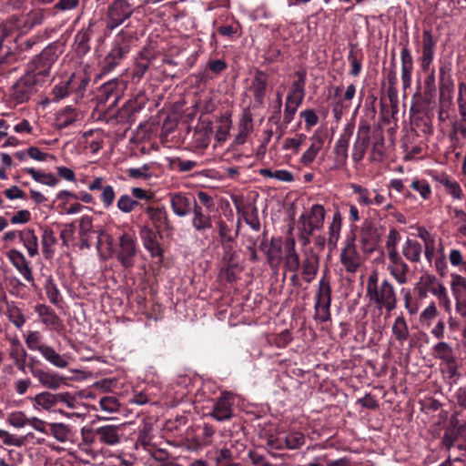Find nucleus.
Returning a JSON list of instances; mask_svg holds the SVG:
<instances>
[{
  "mask_svg": "<svg viewBox=\"0 0 466 466\" xmlns=\"http://www.w3.org/2000/svg\"><path fill=\"white\" fill-rule=\"evenodd\" d=\"M98 405L101 410L106 413H114L119 409L118 400L114 396H105L98 401Z\"/></svg>",
  "mask_w": 466,
  "mask_h": 466,
  "instance_id": "obj_57",
  "label": "nucleus"
},
{
  "mask_svg": "<svg viewBox=\"0 0 466 466\" xmlns=\"http://www.w3.org/2000/svg\"><path fill=\"white\" fill-rule=\"evenodd\" d=\"M331 287L329 279L323 276L315 295V318L321 322L330 319Z\"/></svg>",
  "mask_w": 466,
  "mask_h": 466,
  "instance_id": "obj_5",
  "label": "nucleus"
},
{
  "mask_svg": "<svg viewBox=\"0 0 466 466\" xmlns=\"http://www.w3.org/2000/svg\"><path fill=\"white\" fill-rule=\"evenodd\" d=\"M145 212L157 232L159 233L161 231H170L173 229L167 212L164 207L148 206L146 208Z\"/></svg>",
  "mask_w": 466,
  "mask_h": 466,
  "instance_id": "obj_17",
  "label": "nucleus"
},
{
  "mask_svg": "<svg viewBox=\"0 0 466 466\" xmlns=\"http://www.w3.org/2000/svg\"><path fill=\"white\" fill-rule=\"evenodd\" d=\"M191 213V226L197 232L203 234L205 231L212 228V220L210 215L205 213L202 207H200L198 204L195 206V208Z\"/></svg>",
  "mask_w": 466,
  "mask_h": 466,
  "instance_id": "obj_31",
  "label": "nucleus"
},
{
  "mask_svg": "<svg viewBox=\"0 0 466 466\" xmlns=\"http://www.w3.org/2000/svg\"><path fill=\"white\" fill-rule=\"evenodd\" d=\"M354 238H347L344 248H341L339 260L348 273L354 274L361 265V257L357 250Z\"/></svg>",
  "mask_w": 466,
  "mask_h": 466,
  "instance_id": "obj_12",
  "label": "nucleus"
},
{
  "mask_svg": "<svg viewBox=\"0 0 466 466\" xmlns=\"http://www.w3.org/2000/svg\"><path fill=\"white\" fill-rule=\"evenodd\" d=\"M25 172L31 175L32 178L41 184L55 187L58 183V178L51 173H45L40 170H36L33 167H27L24 169Z\"/></svg>",
  "mask_w": 466,
  "mask_h": 466,
  "instance_id": "obj_43",
  "label": "nucleus"
},
{
  "mask_svg": "<svg viewBox=\"0 0 466 466\" xmlns=\"http://www.w3.org/2000/svg\"><path fill=\"white\" fill-rule=\"evenodd\" d=\"M210 416L218 421L229 420L233 417L232 400L229 393H223L216 400Z\"/></svg>",
  "mask_w": 466,
  "mask_h": 466,
  "instance_id": "obj_19",
  "label": "nucleus"
},
{
  "mask_svg": "<svg viewBox=\"0 0 466 466\" xmlns=\"http://www.w3.org/2000/svg\"><path fill=\"white\" fill-rule=\"evenodd\" d=\"M45 290L49 301L52 304L58 306L61 302V295L56 284L51 277L46 279Z\"/></svg>",
  "mask_w": 466,
  "mask_h": 466,
  "instance_id": "obj_54",
  "label": "nucleus"
},
{
  "mask_svg": "<svg viewBox=\"0 0 466 466\" xmlns=\"http://www.w3.org/2000/svg\"><path fill=\"white\" fill-rule=\"evenodd\" d=\"M323 142L320 139L313 141L309 147L302 154L300 163L304 166H309L316 158L322 147Z\"/></svg>",
  "mask_w": 466,
  "mask_h": 466,
  "instance_id": "obj_48",
  "label": "nucleus"
},
{
  "mask_svg": "<svg viewBox=\"0 0 466 466\" xmlns=\"http://www.w3.org/2000/svg\"><path fill=\"white\" fill-rule=\"evenodd\" d=\"M306 138L307 137L304 134H298L295 137H288L284 141L283 148L292 149L295 153H298Z\"/></svg>",
  "mask_w": 466,
  "mask_h": 466,
  "instance_id": "obj_64",
  "label": "nucleus"
},
{
  "mask_svg": "<svg viewBox=\"0 0 466 466\" xmlns=\"http://www.w3.org/2000/svg\"><path fill=\"white\" fill-rule=\"evenodd\" d=\"M450 68L446 65H442L439 68V74H440V81H439V86L441 96L444 94L445 91L451 92L452 89V79L451 76L449 75Z\"/></svg>",
  "mask_w": 466,
  "mask_h": 466,
  "instance_id": "obj_49",
  "label": "nucleus"
},
{
  "mask_svg": "<svg viewBox=\"0 0 466 466\" xmlns=\"http://www.w3.org/2000/svg\"><path fill=\"white\" fill-rule=\"evenodd\" d=\"M231 448H223L216 451L215 453V461L216 465L218 466L224 463H228L230 461H233L236 457H238V453L235 452Z\"/></svg>",
  "mask_w": 466,
  "mask_h": 466,
  "instance_id": "obj_58",
  "label": "nucleus"
},
{
  "mask_svg": "<svg viewBox=\"0 0 466 466\" xmlns=\"http://www.w3.org/2000/svg\"><path fill=\"white\" fill-rule=\"evenodd\" d=\"M410 187L413 190L417 191L423 199H429L431 196V186L424 179L414 178Z\"/></svg>",
  "mask_w": 466,
  "mask_h": 466,
  "instance_id": "obj_59",
  "label": "nucleus"
},
{
  "mask_svg": "<svg viewBox=\"0 0 466 466\" xmlns=\"http://www.w3.org/2000/svg\"><path fill=\"white\" fill-rule=\"evenodd\" d=\"M370 125L365 119L359 122L356 140L353 144L351 157L353 161L360 162L363 159L370 144Z\"/></svg>",
  "mask_w": 466,
  "mask_h": 466,
  "instance_id": "obj_13",
  "label": "nucleus"
},
{
  "mask_svg": "<svg viewBox=\"0 0 466 466\" xmlns=\"http://www.w3.org/2000/svg\"><path fill=\"white\" fill-rule=\"evenodd\" d=\"M403 257L411 263L420 262L422 253V245L416 239L408 238L401 248Z\"/></svg>",
  "mask_w": 466,
  "mask_h": 466,
  "instance_id": "obj_32",
  "label": "nucleus"
},
{
  "mask_svg": "<svg viewBox=\"0 0 466 466\" xmlns=\"http://www.w3.org/2000/svg\"><path fill=\"white\" fill-rule=\"evenodd\" d=\"M8 259L23 278L29 283L34 284L32 268L24 254L17 249H10L6 254Z\"/></svg>",
  "mask_w": 466,
  "mask_h": 466,
  "instance_id": "obj_23",
  "label": "nucleus"
},
{
  "mask_svg": "<svg viewBox=\"0 0 466 466\" xmlns=\"http://www.w3.org/2000/svg\"><path fill=\"white\" fill-rule=\"evenodd\" d=\"M157 58V54L150 47H143L134 57V64L131 73L133 81H140L148 71L149 67L157 70L155 62Z\"/></svg>",
  "mask_w": 466,
  "mask_h": 466,
  "instance_id": "obj_9",
  "label": "nucleus"
},
{
  "mask_svg": "<svg viewBox=\"0 0 466 466\" xmlns=\"http://www.w3.org/2000/svg\"><path fill=\"white\" fill-rule=\"evenodd\" d=\"M294 76L297 77L291 86L290 90L288 93L287 96H290L293 99L303 101L305 97V86L307 80V72L306 70H300L295 72Z\"/></svg>",
  "mask_w": 466,
  "mask_h": 466,
  "instance_id": "obj_35",
  "label": "nucleus"
},
{
  "mask_svg": "<svg viewBox=\"0 0 466 466\" xmlns=\"http://www.w3.org/2000/svg\"><path fill=\"white\" fill-rule=\"evenodd\" d=\"M139 235L144 248L149 252L152 258H163V248L157 240V233L147 225L139 229Z\"/></svg>",
  "mask_w": 466,
  "mask_h": 466,
  "instance_id": "obj_16",
  "label": "nucleus"
},
{
  "mask_svg": "<svg viewBox=\"0 0 466 466\" xmlns=\"http://www.w3.org/2000/svg\"><path fill=\"white\" fill-rule=\"evenodd\" d=\"M267 75L263 71L258 70L252 80L250 90L253 94L255 102L258 106L263 105L267 90Z\"/></svg>",
  "mask_w": 466,
  "mask_h": 466,
  "instance_id": "obj_30",
  "label": "nucleus"
},
{
  "mask_svg": "<svg viewBox=\"0 0 466 466\" xmlns=\"http://www.w3.org/2000/svg\"><path fill=\"white\" fill-rule=\"evenodd\" d=\"M6 421L14 428L22 429L29 424V418L24 411L15 410L7 415Z\"/></svg>",
  "mask_w": 466,
  "mask_h": 466,
  "instance_id": "obj_50",
  "label": "nucleus"
},
{
  "mask_svg": "<svg viewBox=\"0 0 466 466\" xmlns=\"http://www.w3.org/2000/svg\"><path fill=\"white\" fill-rule=\"evenodd\" d=\"M420 282L428 289L429 292L438 299L440 306L443 307L444 310L450 315L451 312V301L444 285L432 274L422 275Z\"/></svg>",
  "mask_w": 466,
  "mask_h": 466,
  "instance_id": "obj_11",
  "label": "nucleus"
},
{
  "mask_svg": "<svg viewBox=\"0 0 466 466\" xmlns=\"http://www.w3.org/2000/svg\"><path fill=\"white\" fill-rule=\"evenodd\" d=\"M95 435L97 441L104 445L115 446L120 443L124 435V425L107 424L96 428Z\"/></svg>",
  "mask_w": 466,
  "mask_h": 466,
  "instance_id": "obj_15",
  "label": "nucleus"
},
{
  "mask_svg": "<svg viewBox=\"0 0 466 466\" xmlns=\"http://www.w3.org/2000/svg\"><path fill=\"white\" fill-rule=\"evenodd\" d=\"M403 294L404 308L411 316L416 315L420 309V303L417 299H413L409 289H401Z\"/></svg>",
  "mask_w": 466,
  "mask_h": 466,
  "instance_id": "obj_60",
  "label": "nucleus"
},
{
  "mask_svg": "<svg viewBox=\"0 0 466 466\" xmlns=\"http://www.w3.org/2000/svg\"><path fill=\"white\" fill-rule=\"evenodd\" d=\"M20 241L27 250L29 257L34 258L38 255V238L33 228H25L21 230Z\"/></svg>",
  "mask_w": 466,
  "mask_h": 466,
  "instance_id": "obj_34",
  "label": "nucleus"
},
{
  "mask_svg": "<svg viewBox=\"0 0 466 466\" xmlns=\"http://www.w3.org/2000/svg\"><path fill=\"white\" fill-rule=\"evenodd\" d=\"M325 215L324 207L320 204H314L309 212H304L299 216L298 220L299 238L302 241L303 246L309 244V238L315 230L322 228Z\"/></svg>",
  "mask_w": 466,
  "mask_h": 466,
  "instance_id": "obj_3",
  "label": "nucleus"
},
{
  "mask_svg": "<svg viewBox=\"0 0 466 466\" xmlns=\"http://www.w3.org/2000/svg\"><path fill=\"white\" fill-rule=\"evenodd\" d=\"M93 23L90 21L88 26L79 30L75 35L76 51L79 55H86L90 50L89 41L91 39Z\"/></svg>",
  "mask_w": 466,
  "mask_h": 466,
  "instance_id": "obj_33",
  "label": "nucleus"
},
{
  "mask_svg": "<svg viewBox=\"0 0 466 466\" xmlns=\"http://www.w3.org/2000/svg\"><path fill=\"white\" fill-rule=\"evenodd\" d=\"M139 205L138 201L134 199L128 194H122L117 201L116 207L123 213H131L136 209V208Z\"/></svg>",
  "mask_w": 466,
  "mask_h": 466,
  "instance_id": "obj_53",
  "label": "nucleus"
},
{
  "mask_svg": "<svg viewBox=\"0 0 466 466\" xmlns=\"http://www.w3.org/2000/svg\"><path fill=\"white\" fill-rule=\"evenodd\" d=\"M354 126L349 124L345 127L342 134L335 143L333 152L335 154V161L339 165L346 163L348 158V149L350 137L353 133Z\"/></svg>",
  "mask_w": 466,
  "mask_h": 466,
  "instance_id": "obj_20",
  "label": "nucleus"
},
{
  "mask_svg": "<svg viewBox=\"0 0 466 466\" xmlns=\"http://www.w3.org/2000/svg\"><path fill=\"white\" fill-rule=\"evenodd\" d=\"M5 314L9 321L18 329H22L25 322L26 318L25 317L22 309L15 303H7Z\"/></svg>",
  "mask_w": 466,
  "mask_h": 466,
  "instance_id": "obj_38",
  "label": "nucleus"
},
{
  "mask_svg": "<svg viewBox=\"0 0 466 466\" xmlns=\"http://www.w3.org/2000/svg\"><path fill=\"white\" fill-rule=\"evenodd\" d=\"M436 45L437 39L433 36L432 31L425 29L421 39V56L418 59L420 69L424 73L435 70L431 65L435 56Z\"/></svg>",
  "mask_w": 466,
  "mask_h": 466,
  "instance_id": "obj_10",
  "label": "nucleus"
},
{
  "mask_svg": "<svg viewBox=\"0 0 466 466\" xmlns=\"http://www.w3.org/2000/svg\"><path fill=\"white\" fill-rule=\"evenodd\" d=\"M168 196L173 213L180 218L189 215L195 208V206L198 205V202L191 194L177 192L170 193Z\"/></svg>",
  "mask_w": 466,
  "mask_h": 466,
  "instance_id": "obj_14",
  "label": "nucleus"
},
{
  "mask_svg": "<svg viewBox=\"0 0 466 466\" xmlns=\"http://www.w3.org/2000/svg\"><path fill=\"white\" fill-rule=\"evenodd\" d=\"M387 270L399 285L409 282L410 267L401 256L388 258Z\"/></svg>",
  "mask_w": 466,
  "mask_h": 466,
  "instance_id": "obj_18",
  "label": "nucleus"
},
{
  "mask_svg": "<svg viewBox=\"0 0 466 466\" xmlns=\"http://www.w3.org/2000/svg\"><path fill=\"white\" fill-rule=\"evenodd\" d=\"M432 350L435 357L441 360V363L449 362L450 360L456 358L452 347L445 341L436 343Z\"/></svg>",
  "mask_w": 466,
  "mask_h": 466,
  "instance_id": "obj_44",
  "label": "nucleus"
},
{
  "mask_svg": "<svg viewBox=\"0 0 466 466\" xmlns=\"http://www.w3.org/2000/svg\"><path fill=\"white\" fill-rule=\"evenodd\" d=\"M438 309L434 302H431L420 314L419 322L421 326L429 328L437 317Z\"/></svg>",
  "mask_w": 466,
  "mask_h": 466,
  "instance_id": "obj_51",
  "label": "nucleus"
},
{
  "mask_svg": "<svg viewBox=\"0 0 466 466\" xmlns=\"http://www.w3.org/2000/svg\"><path fill=\"white\" fill-rule=\"evenodd\" d=\"M400 241V234L395 228H390L385 242V249L388 258L400 256L398 251V245Z\"/></svg>",
  "mask_w": 466,
  "mask_h": 466,
  "instance_id": "obj_42",
  "label": "nucleus"
},
{
  "mask_svg": "<svg viewBox=\"0 0 466 466\" xmlns=\"http://www.w3.org/2000/svg\"><path fill=\"white\" fill-rule=\"evenodd\" d=\"M32 401L35 409H43L47 410L56 405V394L47 391L41 392L36 394L32 399Z\"/></svg>",
  "mask_w": 466,
  "mask_h": 466,
  "instance_id": "obj_40",
  "label": "nucleus"
},
{
  "mask_svg": "<svg viewBox=\"0 0 466 466\" xmlns=\"http://www.w3.org/2000/svg\"><path fill=\"white\" fill-rule=\"evenodd\" d=\"M76 110L74 107L67 106L57 112L55 119V127L57 129L68 127L76 120Z\"/></svg>",
  "mask_w": 466,
  "mask_h": 466,
  "instance_id": "obj_36",
  "label": "nucleus"
},
{
  "mask_svg": "<svg viewBox=\"0 0 466 466\" xmlns=\"http://www.w3.org/2000/svg\"><path fill=\"white\" fill-rule=\"evenodd\" d=\"M49 432L56 441L66 442L71 440L73 436L72 430L69 425L65 423H49Z\"/></svg>",
  "mask_w": 466,
  "mask_h": 466,
  "instance_id": "obj_39",
  "label": "nucleus"
},
{
  "mask_svg": "<svg viewBox=\"0 0 466 466\" xmlns=\"http://www.w3.org/2000/svg\"><path fill=\"white\" fill-rule=\"evenodd\" d=\"M133 14V8L127 0H115L107 7L106 26L114 30L127 20Z\"/></svg>",
  "mask_w": 466,
  "mask_h": 466,
  "instance_id": "obj_8",
  "label": "nucleus"
},
{
  "mask_svg": "<svg viewBox=\"0 0 466 466\" xmlns=\"http://www.w3.org/2000/svg\"><path fill=\"white\" fill-rule=\"evenodd\" d=\"M133 35L131 33L121 30L115 37L109 53L124 59L131 50Z\"/></svg>",
  "mask_w": 466,
  "mask_h": 466,
  "instance_id": "obj_24",
  "label": "nucleus"
},
{
  "mask_svg": "<svg viewBox=\"0 0 466 466\" xmlns=\"http://www.w3.org/2000/svg\"><path fill=\"white\" fill-rule=\"evenodd\" d=\"M400 62L402 88L406 91L411 86L413 71V58L407 46H403L400 51Z\"/></svg>",
  "mask_w": 466,
  "mask_h": 466,
  "instance_id": "obj_28",
  "label": "nucleus"
},
{
  "mask_svg": "<svg viewBox=\"0 0 466 466\" xmlns=\"http://www.w3.org/2000/svg\"><path fill=\"white\" fill-rule=\"evenodd\" d=\"M122 60L123 59L108 52L101 64L98 77H102L103 76L111 73L117 66H119Z\"/></svg>",
  "mask_w": 466,
  "mask_h": 466,
  "instance_id": "obj_55",
  "label": "nucleus"
},
{
  "mask_svg": "<svg viewBox=\"0 0 466 466\" xmlns=\"http://www.w3.org/2000/svg\"><path fill=\"white\" fill-rule=\"evenodd\" d=\"M303 101L293 99L286 96L285 108L283 113V121H276L277 130L279 131V138L284 134V130L294 118V116Z\"/></svg>",
  "mask_w": 466,
  "mask_h": 466,
  "instance_id": "obj_29",
  "label": "nucleus"
},
{
  "mask_svg": "<svg viewBox=\"0 0 466 466\" xmlns=\"http://www.w3.org/2000/svg\"><path fill=\"white\" fill-rule=\"evenodd\" d=\"M56 243V238L51 228H46L43 229L41 237L42 251L44 256L48 258L54 255V246Z\"/></svg>",
  "mask_w": 466,
  "mask_h": 466,
  "instance_id": "obj_41",
  "label": "nucleus"
},
{
  "mask_svg": "<svg viewBox=\"0 0 466 466\" xmlns=\"http://www.w3.org/2000/svg\"><path fill=\"white\" fill-rule=\"evenodd\" d=\"M353 192L358 194V202L364 206H371L372 198H370V193L368 188L362 187L360 185L352 184L350 186Z\"/></svg>",
  "mask_w": 466,
  "mask_h": 466,
  "instance_id": "obj_63",
  "label": "nucleus"
},
{
  "mask_svg": "<svg viewBox=\"0 0 466 466\" xmlns=\"http://www.w3.org/2000/svg\"><path fill=\"white\" fill-rule=\"evenodd\" d=\"M116 198V192L111 185H106L105 187H103V190L100 194V200L103 204V207L106 209H108L112 207L114 201Z\"/></svg>",
  "mask_w": 466,
  "mask_h": 466,
  "instance_id": "obj_62",
  "label": "nucleus"
},
{
  "mask_svg": "<svg viewBox=\"0 0 466 466\" xmlns=\"http://www.w3.org/2000/svg\"><path fill=\"white\" fill-rule=\"evenodd\" d=\"M283 441L287 449L297 450L305 444V436L301 432L293 431L287 434Z\"/></svg>",
  "mask_w": 466,
  "mask_h": 466,
  "instance_id": "obj_52",
  "label": "nucleus"
},
{
  "mask_svg": "<svg viewBox=\"0 0 466 466\" xmlns=\"http://www.w3.org/2000/svg\"><path fill=\"white\" fill-rule=\"evenodd\" d=\"M59 54L57 46H47L28 64L27 71L45 83L47 82L50 77L51 68L57 60Z\"/></svg>",
  "mask_w": 466,
  "mask_h": 466,
  "instance_id": "obj_4",
  "label": "nucleus"
},
{
  "mask_svg": "<svg viewBox=\"0 0 466 466\" xmlns=\"http://www.w3.org/2000/svg\"><path fill=\"white\" fill-rule=\"evenodd\" d=\"M366 297L370 304H375L380 309H385L389 314L397 307V294L393 284L386 278L379 283L377 272H372L368 277Z\"/></svg>",
  "mask_w": 466,
  "mask_h": 466,
  "instance_id": "obj_1",
  "label": "nucleus"
},
{
  "mask_svg": "<svg viewBox=\"0 0 466 466\" xmlns=\"http://www.w3.org/2000/svg\"><path fill=\"white\" fill-rule=\"evenodd\" d=\"M391 331L393 337L400 345H403V343L409 339V326L403 315H400L394 319Z\"/></svg>",
  "mask_w": 466,
  "mask_h": 466,
  "instance_id": "obj_37",
  "label": "nucleus"
},
{
  "mask_svg": "<svg viewBox=\"0 0 466 466\" xmlns=\"http://www.w3.org/2000/svg\"><path fill=\"white\" fill-rule=\"evenodd\" d=\"M342 218L339 212H335L329 227V244L336 246L340 234Z\"/></svg>",
  "mask_w": 466,
  "mask_h": 466,
  "instance_id": "obj_47",
  "label": "nucleus"
},
{
  "mask_svg": "<svg viewBox=\"0 0 466 466\" xmlns=\"http://www.w3.org/2000/svg\"><path fill=\"white\" fill-rule=\"evenodd\" d=\"M458 108L459 114L461 116V120L456 122L452 126V129L454 133H460L462 137H466V84L460 83L459 84V92H458Z\"/></svg>",
  "mask_w": 466,
  "mask_h": 466,
  "instance_id": "obj_26",
  "label": "nucleus"
},
{
  "mask_svg": "<svg viewBox=\"0 0 466 466\" xmlns=\"http://www.w3.org/2000/svg\"><path fill=\"white\" fill-rule=\"evenodd\" d=\"M137 252V237L134 232H124L118 238L116 258L126 268H131L135 265Z\"/></svg>",
  "mask_w": 466,
  "mask_h": 466,
  "instance_id": "obj_6",
  "label": "nucleus"
},
{
  "mask_svg": "<svg viewBox=\"0 0 466 466\" xmlns=\"http://www.w3.org/2000/svg\"><path fill=\"white\" fill-rule=\"evenodd\" d=\"M35 311L38 315L42 324L50 327L54 330H61L64 327L63 320L53 309L46 304H37Z\"/></svg>",
  "mask_w": 466,
  "mask_h": 466,
  "instance_id": "obj_22",
  "label": "nucleus"
},
{
  "mask_svg": "<svg viewBox=\"0 0 466 466\" xmlns=\"http://www.w3.org/2000/svg\"><path fill=\"white\" fill-rule=\"evenodd\" d=\"M157 71L164 77L172 79L178 78L186 73L185 68L181 67L177 60L167 55L162 56L161 65L157 66Z\"/></svg>",
  "mask_w": 466,
  "mask_h": 466,
  "instance_id": "obj_27",
  "label": "nucleus"
},
{
  "mask_svg": "<svg viewBox=\"0 0 466 466\" xmlns=\"http://www.w3.org/2000/svg\"><path fill=\"white\" fill-rule=\"evenodd\" d=\"M0 440H2L3 443L5 445L16 447L22 446L25 442L24 437H19L2 429H0Z\"/></svg>",
  "mask_w": 466,
  "mask_h": 466,
  "instance_id": "obj_61",
  "label": "nucleus"
},
{
  "mask_svg": "<svg viewBox=\"0 0 466 466\" xmlns=\"http://www.w3.org/2000/svg\"><path fill=\"white\" fill-rule=\"evenodd\" d=\"M25 342L26 347L31 351H38L42 357L59 369H65L68 366V361L64 355H60L56 350L44 343V337L38 330H30L25 337Z\"/></svg>",
  "mask_w": 466,
  "mask_h": 466,
  "instance_id": "obj_2",
  "label": "nucleus"
},
{
  "mask_svg": "<svg viewBox=\"0 0 466 466\" xmlns=\"http://www.w3.org/2000/svg\"><path fill=\"white\" fill-rule=\"evenodd\" d=\"M231 127V120L228 116H220L218 126L216 130V138L218 142L227 140Z\"/></svg>",
  "mask_w": 466,
  "mask_h": 466,
  "instance_id": "obj_56",
  "label": "nucleus"
},
{
  "mask_svg": "<svg viewBox=\"0 0 466 466\" xmlns=\"http://www.w3.org/2000/svg\"><path fill=\"white\" fill-rule=\"evenodd\" d=\"M30 373L39 383L48 390H57L64 382V379L56 373L46 371L42 369L29 365Z\"/></svg>",
  "mask_w": 466,
  "mask_h": 466,
  "instance_id": "obj_21",
  "label": "nucleus"
},
{
  "mask_svg": "<svg viewBox=\"0 0 466 466\" xmlns=\"http://www.w3.org/2000/svg\"><path fill=\"white\" fill-rule=\"evenodd\" d=\"M118 85V80L115 78L105 83L100 88L101 96L105 100H109L110 98L113 99L111 105H116L119 98V94L117 92Z\"/></svg>",
  "mask_w": 466,
  "mask_h": 466,
  "instance_id": "obj_46",
  "label": "nucleus"
},
{
  "mask_svg": "<svg viewBox=\"0 0 466 466\" xmlns=\"http://www.w3.org/2000/svg\"><path fill=\"white\" fill-rule=\"evenodd\" d=\"M319 268L318 258L314 256L308 257L302 263V275L306 282L309 283L315 278Z\"/></svg>",
  "mask_w": 466,
  "mask_h": 466,
  "instance_id": "obj_45",
  "label": "nucleus"
},
{
  "mask_svg": "<svg viewBox=\"0 0 466 466\" xmlns=\"http://www.w3.org/2000/svg\"><path fill=\"white\" fill-rule=\"evenodd\" d=\"M45 82L32 73H26L14 85L12 96L16 103H25L43 86Z\"/></svg>",
  "mask_w": 466,
  "mask_h": 466,
  "instance_id": "obj_7",
  "label": "nucleus"
},
{
  "mask_svg": "<svg viewBox=\"0 0 466 466\" xmlns=\"http://www.w3.org/2000/svg\"><path fill=\"white\" fill-rule=\"evenodd\" d=\"M70 94L74 95V99L77 102L83 98L87 85L89 84V76L83 71L73 73L67 77Z\"/></svg>",
  "mask_w": 466,
  "mask_h": 466,
  "instance_id": "obj_25",
  "label": "nucleus"
}]
</instances>
